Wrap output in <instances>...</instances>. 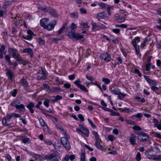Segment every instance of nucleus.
<instances>
[{"label": "nucleus", "instance_id": "obj_1", "mask_svg": "<svg viewBox=\"0 0 161 161\" xmlns=\"http://www.w3.org/2000/svg\"><path fill=\"white\" fill-rule=\"evenodd\" d=\"M76 25L74 23H72L71 25L70 26V28L71 29V31H68L67 34L69 37L70 38H74L75 40H80L81 41H84L85 39L84 37L80 34L78 33H75L73 30L77 28Z\"/></svg>", "mask_w": 161, "mask_h": 161}, {"label": "nucleus", "instance_id": "obj_2", "mask_svg": "<svg viewBox=\"0 0 161 161\" xmlns=\"http://www.w3.org/2000/svg\"><path fill=\"white\" fill-rule=\"evenodd\" d=\"M140 38L139 36L135 37L131 41V43L134 46L135 50L136 53L138 56V58L141 57V54L140 53L139 46L137 44V43L140 42Z\"/></svg>", "mask_w": 161, "mask_h": 161}, {"label": "nucleus", "instance_id": "obj_3", "mask_svg": "<svg viewBox=\"0 0 161 161\" xmlns=\"http://www.w3.org/2000/svg\"><path fill=\"white\" fill-rule=\"evenodd\" d=\"M45 158L47 160H50L49 161H59L61 159L59 154L54 153H52L49 155H46Z\"/></svg>", "mask_w": 161, "mask_h": 161}, {"label": "nucleus", "instance_id": "obj_4", "mask_svg": "<svg viewBox=\"0 0 161 161\" xmlns=\"http://www.w3.org/2000/svg\"><path fill=\"white\" fill-rule=\"evenodd\" d=\"M69 138H69L66 137V136L62 137L61 138V141L62 144L65 148L68 150H70L71 148L70 145L68 141Z\"/></svg>", "mask_w": 161, "mask_h": 161}, {"label": "nucleus", "instance_id": "obj_5", "mask_svg": "<svg viewBox=\"0 0 161 161\" xmlns=\"http://www.w3.org/2000/svg\"><path fill=\"white\" fill-rule=\"evenodd\" d=\"M17 102L15 100L13 101L11 103L10 105L12 106L15 107L19 111L24 112L25 111V105L23 104H16Z\"/></svg>", "mask_w": 161, "mask_h": 161}, {"label": "nucleus", "instance_id": "obj_6", "mask_svg": "<svg viewBox=\"0 0 161 161\" xmlns=\"http://www.w3.org/2000/svg\"><path fill=\"white\" fill-rule=\"evenodd\" d=\"M8 51L9 54L14 58H17L20 55L19 53L18 50L14 48L10 47L8 48Z\"/></svg>", "mask_w": 161, "mask_h": 161}, {"label": "nucleus", "instance_id": "obj_7", "mask_svg": "<svg viewBox=\"0 0 161 161\" xmlns=\"http://www.w3.org/2000/svg\"><path fill=\"white\" fill-rule=\"evenodd\" d=\"M136 134L138 135L137 136L138 139L141 141H147L149 138L148 136L146 133L142 131H141Z\"/></svg>", "mask_w": 161, "mask_h": 161}, {"label": "nucleus", "instance_id": "obj_8", "mask_svg": "<svg viewBox=\"0 0 161 161\" xmlns=\"http://www.w3.org/2000/svg\"><path fill=\"white\" fill-rule=\"evenodd\" d=\"M57 20H54L51 21L47 25L45 29H47L48 31H51L53 30L56 25Z\"/></svg>", "mask_w": 161, "mask_h": 161}, {"label": "nucleus", "instance_id": "obj_9", "mask_svg": "<svg viewBox=\"0 0 161 161\" xmlns=\"http://www.w3.org/2000/svg\"><path fill=\"white\" fill-rule=\"evenodd\" d=\"M80 80H76L74 82V83L77 85V86L79 87L81 90L84 92H88V90L84 86L80 84Z\"/></svg>", "mask_w": 161, "mask_h": 161}, {"label": "nucleus", "instance_id": "obj_10", "mask_svg": "<svg viewBox=\"0 0 161 161\" xmlns=\"http://www.w3.org/2000/svg\"><path fill=\"white\" fill-rule=\"evenodd\" d=\"M109 89L110 92L113 94L118 95L119 94L120 90L118 88H114V85H111L109 86Z\"/></svg>", "mask_w": 161, "mask_h": 161}, {"label": "nucleus", "instance_id": "obj_11", "mask_svg": "<svg viewBox=\"0 0 161 161\" xmlns=\"http://www.w3.org/2000/svg\"><path fill=\"white\" fill-rule=\"evenodd\" d=\"M100 58L107 62L110 61L111 60V57L110 55L107 53L102 54Z\"/></svg>", "mask_w": 161, "mask_h": 161}, {"label": "nucleus", "instance_id": "obj_12", "mask_svg": "<svg viewBox=\"0 0 161 161\" xmlns=\"http://www.w3.org/2000/svg\"><path fill=\"white\" fill-rule=\"evenodd\" d=\"M41 72H40L39 73V75L37 77V79L38 80H46L47 79V77L46 76L45 72L42 68H41Z\"/></svg>", "mask_w": 161, "mask_h": 161}, {"label": "nucleus", "instance_id": "obj_13", "mask_svg": "<svg viewBox=\"0 0 161 161\" xmlns=\"http://www.w3.org/2000/svg\"><path fill=\"white\" fill-rule=\"evenodd\" d=\"M7 71L6 73V75L8 77V79H9L11 81H13V78L14 76V74L12 71L11 69H5Z\"/></svg>", "mask_w": 161, "mask_h": 161}, {"label": "nucleus", "instance_id": "obj_14", "mask_svg": "<svg viewBox=\"0 0 161 161\" xmlns=\"http://www.w3.org/2000/svg\"><path fill=\"white\" fill-rule=\"evenodd\" d=\"M19 15L18 14H17L16 16L14 17L13 20V22L14 25L17 26L18 25L21 24L22 25V24H21L20 22L21 21H22V19L21 17H19Z\"/></svg>", "mask_w": 161, "mask_h": 161}, {"label": "nucleus", "instance_id": "obj_15", "mask_svg": "<svg viewBox=\"0 0 161 161\" xmlns=\"http://www.w3.org/2000/svg\"><path fill=\"white\" fill-rule=\"evenodd\" d=\"M5 47L4 44L1 45V47H0V58L2 59L3 58V54H6V51H5Z\"/></svg>", "mask_w": 161, "mask_h": 161}, {"label": "nucleus", "instance_id": "obj_16", "mask_svg": "<svg viewBox=\"0 0 161 161\" xmlns=\"http://www.w3.org/2000/svg\"><path fill=\"white\" fill-rule=\"evenodd\" d=\"M48 19L47 18L42 19L40 21V24L41 26L43 27V28L45 29L47 25L48 24Z\"/></svg>", "mask_w": 161, "mask_h": 161}, {"label": "nucleus", "instance_id": "obj_17", "mask_svg": "<svg viewBox=\"0 0 161 161\" xmlns=\"http://www.w3.org/2000/svg\"><path fill=\"white\" fill-rule=\"evenodd\" d=\"M23 53H28V54L30 55L31 58L32 57L34 53L33 52L31 49L30 48L24 49L23 51Z\"/></svg>", "mask_w": 161, "mask_h": 161}, {"label": "nucleus", "instance_id": "obj_18", "mask_svg": "<svg viewBox=\"0 0 161 161\" xmlns=\"http://www.w3.org/2000/svg\"><path fill=\"white\" fill-rule=\"evenodd\" d=\"M153 122L155 127L157 128L159 130H161V119L160 120L159 124H158V120L155 118L153 119Z\"/></svg>", "mask_w": 161, "mask_h": 161}, {"label": "nucleus", "instance_id": "obj_19", "mask_svg": "<svg viewBox=\"0 0 161 161\" xmlns=\"http://www.w3.org/2000/svg\"><path fill=\"white\" fill-rule=\"evenodd\" d=\"M136 136L134 134H132L130 138V142L133 145H134L136 144Z\"/></svg>", "mask_w": 161, "mask_h": 161}, {"label": "nucleus", "instance_id": "obj_20", "mask_svg": "<svg viewBox=\"0 0 161 161\" xmlns=\"http://www.w3.org/2000/svg\"><path fill=\"white\" fill-rule=\"evenodd\" d=\"M48 12L53 17L57 18L58 16L56 11L53 9L50 8Z\"/></svg>", "mask_w": 161, "mask_h": 161}, {"label": "nucleus", "instance_id": "obj_21", "mask_svg": "<svg viewBox=\"0 0 161 161\" xmlns=\"http://www.w3.org/2000/svg\"><path fill=\"white\" fill-rule=\"evenodd\" d=\"M35 106L34 104L32 102H30L26 105V107L29 110L31 113L33 114L34 113V110L32 108Z\"/></svg>", "mask_w": 161, "mask_h": 161}, {"label": "nucleus", "instance_id": "obj_22", "mask_svg": "<svg viewBox=\"0 0 161 161\" xmlns=\"http://www.w3.org/2000/svg\"><path fill=\"white\" fill-rule=\"evenodd\" d=\"M97 17L101 19H105L108 17L107 13L106 11L99 13L97 14Z\"/></svg>", "mask_w": 161, "mask_h": 161}, {"label": "nucleus", "instance_id": "obj_23", "mask_svg": "<svg viewBox=\"0 0 161 161\" xmlns=\"http://www.w3.org/2000/svg\"><path fill=\"white\" fill-rule=\"evenodd\" d=\"M20 83L22 86L25 88H26L28 87V83L26 80L24 78L21 79L20 80Z\"/></svg>", "mask_w": 161, "mask_h": 161}, {"label": "nucleus", "instance_id": "obj_24", "mask_svg": "<svg viewBox=\"0 0 161 161\" xmlns=\"http://www.w3.org/2000/svg\"><path fill=\"white\" fill-rule=\"evenodd\" d=\"M150 40V38H149L148 37L146 38L144 40V42L143 43H141V48H144L146 46V44H148V42H149Z\"/></svg>", "mask_w": 161, "mask_h": 161}, {"label": "nucleus", "instance_id": "obj_25", "mask_svg": "<svg viewBox=\"0 0 161 161\" xmlns=\"http://www.w3.org/2000/svg\"><path fill=\"white\" fill-rule=\"evenodd\" d=\"M86 152L84 150H82L81 151L80 161H85Z\"/></svg>", "mask_w": 161, "mask_h": 161}, {"label": "nucleus", "instance_id": "obj_26", "mask_svg": "<svg viewBox=\"0 0 161 161\" xmlns=\"http://www.w3.org/2000/svg\"><path fill=\"white\" fill-rule=\"evenodd\" d=\"M101 142H95V145L98 149L101 150H105L106 149L104 148L103 146L100 144Z\"/></svg>", "mask_w": 161, "mask_h": 161}, {"label": "nucleus", "instance_id": "obj_27", "mask_svg": "<svg viewBox=\"0 0 161 161\" xmlns=\"http://www.w3.org/2000/svg\"><path fill=\"white\" fill-rule=\"evenodd\" d=\"M61 89L59 87H53L50 89V91L51 92H55L60 91Z\"/></svg>", "mask_w": 161, "mask_h": 161}, {"label": "nucleus", "instance_id": "obj_28", "mask_svg": "<svg viewBox=\"0 0 161 161\" xmlns=\"http://www.w3.org/2000/svg\"><path fill=\"white\" fill-rule=\"evenodd\" d=\"M98 5L102 8L105 9H110V7L104 3H99Z\"/></svg>", "mask_w": 161, "mask_h": 161}, {"label": "nucleus", "instance_id": "obj_29", "mask_svg": "<svg viewBox=\"0 0 161 161\" xmlns=\"http://www.w3.org/2000/svg\"><path fill=\"white\" fill-rule=\"evenodd\" d=\"M118 98L119 99L122 100H123V98H124L126 95H127V94L121 92H120V91L119 94H118Z\"/></svg>", "mask_w": 161, "mask_h": 161}, {"label": "nucleus", "instance_id": "obj_30", "mask_svg": "<svg viewBox=\"0 0 161 161\" xmlns=\"http://www.w3.org/2000/svg\"><path fill=\"white\" fill-rule=\"evenodd\" d=\"M151 133L153 135V136L161 139V135L159 133L154 132L153 131L151 132Z\"/></svg>", "mask_w": 161, "mask_h": 161}, {"label": "nucleus", "instance_id": "obj_31", "mask_svg": "<svg viewBox=\"0 0 161 161\" xmlns=\"http://www.w3.org/2000/svg\"><path fill=\"white\" fill-rule=\"evenodd\" d=\"M80 25L82 26L83 28L84 29H87L89 27V26H88V23L87 22L86 23L81 22L80 23Z\"/></svg>", "mask_w": 161, "mask_h": 161}, {"label": "nucleus", "instance_id": "obj_32", "mask_svg": "<svg viewBox=\"0 0 161 161\" xmlns=\"http://www.w3.org/2000/svg\"><path fill=\"white\" fill-rule=\"evenodd\" d=\"M11 3V2L9 1H6L4 3L3 5V8L4 9H6L7 6L10 5Z\"/></svg>", "mask_w": 161, "mask_h": 161}, {"label": "nucleus", "instance_id": "obj_33", "mask_svg": "<svg viewBox=\"0 0 161 161\" xmlns=\"http://www.w3.org/2000/svg\"><path fill=\"white\" fill-rule=\"evenodd\" d=\"M142 115L141 113H139L136 115H135L133 116L134 117L137 118L138 119H136L137 121H139L141 120V118L142 116Z\"/></svg>", "mask_w": 161, "mask_h": 161}, {"label": "nucleus", "instance_id": "obj_34", "mask_svg": "<svg viewBox=\"0 0 161 161\" xmlns=\"http://www.w3.org/2000/svg\"><path fill=\"white\" fill-rule=\"evenodd\" d=\"M81 130L82 131H86V133H85V136L86 137H88L89 135V130L86 128H85L84 126L81 129Z\"/></svg>", "mask_w": 161, "mask_h": 161}, {"label": "nucleus", "instance_id": "obj_35", "mask_svg": "<svg viewBox=\"0 0 161 161\" xmlns=\"http://www.w3.org/2000/svg\"><path fill=\"white\" fill-rule=\"evenodd\" d=\"M70 16L71 18H78V14L77 13L73 12L71 14Z\"/></svg>", "mask_w": 161, "mask_h": 161}, {"label": "nucleus", "instance_id": "obj_36", "mask_svg": "<svg viewBox=\"0 0 161 161\" xmlns=\"http://www.w3.org/2000/svg\"><path fill=\"white\" fill-rule=\"evenodd\" d=\"M103 81L106 84H109L110 82V81L109 79L108 78H105V77H103L102 79Z\"/></svg>", "mask_w": 161, "mask_h": 161}, {"label": "nucleus", "instance_id": "obj_37", "mask_svg": "<svg viewBox=\"0 0 161 161\" xmlns=\"http://www.w3.org/2000/svg\"><path fill=\"white\" fill-rule=\"evenodd\" d=\"M44 142L46 145H51L53 144V142L49 139L44 140Z\"/></svg>", "mask_w": 161, "mask_h": 161}, {"label": "nucleus", "instance_id": "obj_38", "mask_svg": "<svg viewBox=\"0 0 161 161\" xmlns=\"http://www.w3.org/2000/svg\"><path fill=\"white\" fill-rule=\"evenodd\" d=\"M49 103L50 100L48 99H46L43 102V104L46 107H48L49 106Z\"/></svg>", "mask_w": 161, "mask_h": 161}, {"label": "nucleus", "instance_id": "obj_39", "mask_svg": "<svg viewBox=\"0 0 161 161\" xmlns=\"http://www.w3.org/2000/svg\"><path fill=\"white\" fill-rule=\"evenodd\" d=\"M50 8L48 7H39V8L42 11L45 12H49V11Z\"/></svg>", "mask_w": 161, "mask_h": 161}, {"label": "nucleus", "instance_id": "obj_40", "mask_svg": "<svg viewBox=\"0 0 161 161\" xmlns=\"http://www.w3.org/2000/svg\"><path fill=\"white\" fill-rule=\"evenodd\" d=\"M38 119H39L40 123V124L42 126H44L46 124H45L43 119L42 118H39Z\"/></svg>", "mask_w": 161, "mask_h": 161}, {"label": "nucleus", "instance_id": "obj_41", "mask_svg": "<svg viewBox=\"0 0 161 161\" xmlns=\"http://www.w3.org/2000/svg\"><path fill=\"white\" fill-rule=\"evenodd\" d=\"M115 26L116 28L122 27L123 28H126L127 27V25L125 24H122L121 25L116 24L115 25Z\"/></svg>", "mask_w": 161, "mask_h": 161}, {"label": "nucleus", "instance_id": "obj_42", "mask_svg": "<svg viewBox=\"0 0 161 161\" xmlns=\"http://www.w3.org/2000/svg\"><path fill=\"white\" fill-rule=\"evenodd\" d=\"M110 115L111 116H119L120 114H119L118 113V112H114L113 111V110H112V111H111L110 112Z\"/></svg>", "mask_w": 161, "mask_h": 161}, {"label": "nucleus", "instance_id": "obj_43", "mask_svg": "<svg viewBox=\"0 0 161 161\" xmlns=\"http://www.w3.org/2000/svg\"><path fill=\"white\" fill-rule=\"evenodd\" d=\"M22 37L24 39L28 40H31L32 38V36L29 35L26 36H22Z\"/></svg>", "mask_w": 161, "mask_h": 161}, {"label": "nucleus", "instance_id": "obj_44", "mask_svg": "<svg viewBox=\"0 0 161 161\" xmlns=\"http://www.w3.org/2000/svg\"><path fill=\"white\" fill-rule=\"evenodd\" d=\"M134 72L135 73L137 74L139 76L141 77L142 76V74L138 69H135L134 70Z\"/></svg>", "mask_w": 161, "mask_h": 161}, {"label": "nucleus", "instance_id": "obj_45", "mask_svg": "<svg viewBox=\"0 0 161 161\" xmlns=\"http://www.w3.org/2000/svg\"><path fill=\"white\" fill-rule=\"evenodd\" d=\"M136 159L137 161H140L141 159V155L139 152H138L136 156Z\"/></svg>", "mask_w": 161, "mask_h": 161}, {"label": "nucleus", "instance_id": "obj_46", "mask_svg": "<svg viewBox=\"0 0 161 161\" xmlns=\"http://www.w3.org/2000/svg\"><path fill=\"white\" fill-rule=\"evenodd\" d=\"M108 140L111 141H114L115 139V137L114 136L112 135H109L108 136Z\"/></svg>", "mask_w": 161, "mask_h": 161}, {"label": "nucleus", "instance_id": "obj_47", "mask_svg": "<svg viewBox=\"0 0 161 161\" xmlns=\"http://www.w3.org/2000/svg\"><path fill=\"white\" fill-rule=\"evenodd\" d=\"M30 139L28 138H24L22 139V142L24 144L28 143Z\"/></svg>", "mask_w": 161, "mask_h": 161}, {"label": "nucleus", "instance_id": "obj_48", "mask_svg": "<svg viewBox=\"0 0 161 161\" xmlns=\"http://www.w3.org/2000/svg\"><path fill=\"white\" fill-rule=\"evenodd\" d=\"M52 97H55L56 102L58 101V100H61L62 98V96L59 95H57L56 96H53Z\"/></svg>", "mask_w": 161, "mask_h": 161}, {"label": "nucleus", "instance_id": "obj_49", "mask_svg": "<svg viewBox=\"0 0 161 161\" xmlns=\"http://www.w3.org/2000/svg\"><path fill=\"white\" fill-rule=\"evenodd\" d=\"M39 43L40 45H43L45 43V41L42 40L41 38H40L38 40Z\"/></svg>", "mask_w": 161, "mask_h": 161}, {"label": "nucleus", "instance_id": "obj_50", "mask_svg": "<svg viewBox=\"0 0 161 161\" xmlns=\"http://www.w3.org/2000/svg\"><path fill=\"white\" fill-rule=\"evenodd\" d=\"M125 122L128 124L133 125L134 124V122L130 120L125 119Z\"/></svg>", "mask_w": 161, "mask_h": 161}, {"label": "nucleus", "instance_id": "obj_51", "mask_svg": "<svg viewBox=\"0 0 161 161\" xmlns=\"http://www.w3.org/2000/svg\"><path fill=\"white\" fill-rule=\"evenodd\" d=\"M43 127V130L44 131L46 132H49V128L47 126L46 124L44 126H42Z\"/></svg>", "mask_w": 161, "mask_h": 161}, {"label": "nucleus", "instance_id": "obj_52", "mask_svg": "<svg viewBox=\"0 0 161 161\" xmlns=\"http://www.w3.org/2000/svg\"><path fill=\"white\" fill-rule=\"evenodd\" d=\"M86 77L88 80L91 81H93L94 80V78L92 76H90L86 75Z\"/></svg>", "mask_w": 161, "mask_h": 161}, {"label": "nucleus", "instance_id": "obj_53", "mask_svg": "<svg viewBox=\"0 0 161 161\" xmlns=\"http://www.w3.org/2000/svg\"><path fill=\"white\" fill-rule=\"evenodd\" d=\"M151 64H147L146 65V70L147 71H148L150 70V66L151 65Z\"/></svg>", "mask_w": 161, "mask_h": 161}, {"label": "nucleus", "instance_id": "obj_54", "mask_svg": "<svg viewBox=\"0 0 161 161\" xmlns=\"http://www.w3.org/2000/svg\"><path fill=\"white\" fill-rule=\"evenodd\" d=\"M133 129L135 130H141V128L138 125H135L133 127Z\"/></svg>", "mask_w": 161, "mask_h": 161}, {"label": "nucleus", "instance_id": "obj_55", "mask_svg": "<svg viewBox=\"0 0 161 161\" xmlns=\"http://www.w3.org/2000/svg\"><path fill=\"white\" fill-rule=\"evenodd\" d=\"M17 93V90L16 89H14L13 91L11 92V94L13 96L15 97L16 96Z\"/></svg>", "mask_w": 161, "mask_h": 161}, {"label": "nucleus", "instance_id": "obj_56", "mask_svg": "<svg viewBox=\"0 0 161 161\" xmlns=\"http://www.w3.org/2000/svg\"><path fill=\"white\" fill-rule=\"evenodd\" d=\"M117 21L120 22H123L125 20V18L124 17H120L117 19Z\"/></svg>", "mask_w": 161, "mask_h": 161}, {"label": "nucleus", "instance_id": "obj_57", "mask_svg": "<svg viewBox=\"0 0 161 161\" xmlns=\"http://www.w3.org/2000/svg\"><path fill=\"white\" fill-rule=\"evenodd\" d=\"M42 103V102L41 101H39L38 102V103L37 104H36V106H35V107H36V108L39 109L40 110H41V109H42L41 108H40V106L41 105Z\"/></svg>", "mask_w": 161, "mask_h": 161}, {"label": "nucleus", "instance_id": "obj_58", "mask_svg": "<svg viewBox=\"0 0 161 161\" xmlns=\"http://www.w3.org/2000/svg\"><path fill=\"white\" fill-rule=\"evenodd\" d=\"M88 120L90 124L91 125V126L93 128H96V125L93 123L92 122V121L89 119H88Z\"/></svg>", "mask_w": 161, "mask_h": 161}, {"label": "nucleus", "instance_id": "obj_59", "mask_svg": "<svg viewBox=\"0 0 161 161\" xmlns=\"http://www.w3.org/2000/svg\"><path fill=\"white\" fill-rule=\"evenodd\" d=\"M68 78L70 80H73L75 78V75L74 74L70 75L69 76Z\"/></svg>", "mask_w": 161, "mask_h": 161}, {"label": "nucleus", "instance_id": "obj_60", "mask_svg": "<svg viewBox=\"0 0 161 161\" xmlns=\"http://www.w3.org/2000/svg\"><path fill=\"white\" fill-rule=\"evenodd\" d=\"M113 32L116 34H118L119 33L120 30L119 29H114L112 30Z\"/></svg>", "mask_w": 161, "mask_h": 161}, {"label": "nucleus", "instance_id": "obj_61", "mask_svg": "<svg viewBox=\"0 0 161 161\" xmlns=\"http://www.w3.org/2000/svg\"><path fill=\"white\" fill-rule=\"evenodd\" d=\"M148 83L154 86H156L157 85V84L156 82L152 80L151 79V80H150L149 82Z\"/></svg>", "mask_w": 161, "mask_h": 161}, {"label": "nucleus", "instance_id": "obj_62", "mask_svg": "<svg viewBox=\"0 0 161 161\" xmlns=\"http://www.w3.org/2000/svg\"><path fill=\"white\" fill-rule=\"evenodd\" d=\"M75 158V157L74 155H69V159H70L71 161H73V160Z\"/></svg>", "mask_w": 161, "mask_h": 161}, {"label": "nucleus", "instance_id": "obj_63", "mask_svg": "<svg viewBox=\"0 0 161 161\" xmlns=\"http://www.w3.org/2000/svg\"><path fill=\"white\" fill-rule=\"evenodd\" d=\"M158 23L160 24V25H156V27L157 29L161 30V19H159Z\"/></svg>", "mask_w": 161, "mask_h": 161}, {"label": "nucleus", "instance_id": "obj_64", "mask_svg": "<svg viewBox=\"0 0 161 161\" xmlns=\"http://www.w3.org/2000/svg\"><path fill=\"white\" fill-rule=\"evenodd\" d=\"M5 157L8 160V161H11L12 158L9 155L6 154Z\"/></svg>", "mask_w": 161, "mask_h": 161}]
</instances>
